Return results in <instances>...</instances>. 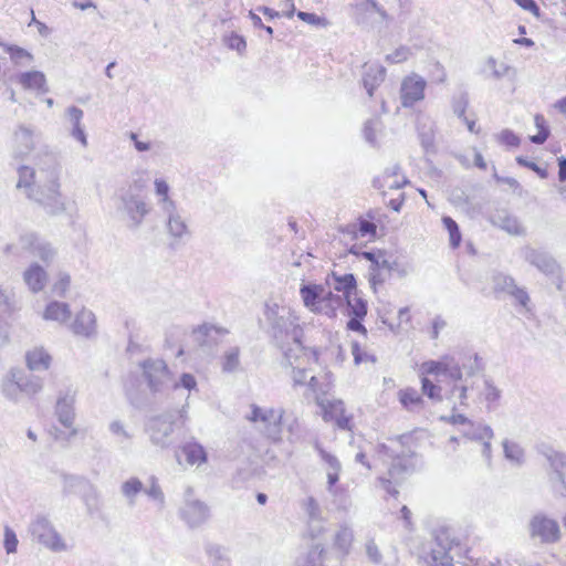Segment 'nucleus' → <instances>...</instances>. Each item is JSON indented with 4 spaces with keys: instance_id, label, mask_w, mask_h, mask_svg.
<instances>
[{
    "instance_id": "49",
    "label": "nucleus",
    "mask_w": 566,
    "mask_h": 566,
    "mask_svg": "<svg viewBox=\"0 0 566 566\" xmlns=\"http://www.w3.org/2000/svg\"><path fill=\"white\" fill-rule=\"evenodd\" d=\"M15 382H18V380L13 377V369H11L2 380L1 385V390L4 397L13 401H18L20 394H22L20 386Z\"/></svg>"
},
{
    "instance_id": "7",
    "label": "nucleus",
    "mask_w": 566,
    "mask_h": 566,
    "mask_svg": "<svg viewBox=\"0 0 566 566\" xmlns=\"http://www.w3.org/2000/svg\"><path fill=\"white\" fill-rule=\"evenodd\" d=\"M284 410L281 408H265L251 406L247 419L253 422L258 430L273 441H279L282 434V419Z\"/></svg>"
},
{
    "instance_id": "6",
    "label": "nucleus",
    "mask_w": 566,
    "mask_h": 566,
    "mask_svg": "<svg viewBox=\"0 0 566 566\" xmlns=\"http://www.w3.org/2000/svg\"><path fill=\"white\" fill-rule=\"evenodd\" d=\"M29 533L32 541L52 553H65L72 548L51 520L44 515H38L31 521Z\"/></svg>"
},
{
    "instance_id": "56",
    "label": "nucleus",
    "mask_w": 566,
    "mask_h": 566,
    "mask_svg": "<svg viewBox=\"0 0 566 566\" xmlns=\"http://www.w3.org/2000/svg\"><path fill=\"white\" fill-rule=\"evenodd\" d=\"M422 385V392L428 396L433 401H442V388L436 384H433L431 380H429L427 377H423L421 379Z\"/></svg>"
},
{
    "instance_id": "20",
    "label": "nucleus",
    "mask_w": 566,
    "mask_h": 566,
    "mask_svg": "<svg viewBox=\"0 0 566 566\" xmlns=\"http://www.w3.org/2000/svg\"><path fill=\"white\" fill-rule=\"evenodd\" d=\"M408 182V179L401 174L400 166L397 164L387 167L384 172L373 181L374 187L379 190L385 188L400 189Z\"/></svg>"
},
{
    "instance_id": "63",
    "label": "nucleus",
    "mask_w": 566,
    "mask_h": 566,
    "mask_svg": "<svg viewBox=\"0 0 566 566\" xmlns=\"http://www.w3.org/2000/svg\"><path fill=\"white\" fill-rule=\"evenodd\" d=\"M352 354L354 356V361L356 365H359V364L366 363V361L375 363V360H376L374 356H371L368 353H366L365 350H363L357 342L352 343Z\"/></svg>"
},
{
    "instance_id": "18",
    "label": "nucleus",
    "mask_w": 566,
    "mask_h": 566,
    "mask_svg": "<svg viewBox=\"0 0 566 566\" xmlns=\"http://www.w3.org/2000/svg\"><path fill=\"white\" fill-rule=\"evenodd\" d=\"M473 359H474L475 367H473V366L467 367V365L463 363V368L467 374L465 379L462 377V380H451L452 386L450 387V390H449V398L458 401L460 407L467 408L469 406L468 391L470 388L473 387V384H469V377L473 376L475 369L479 368L480 357L478 356V354H474Z\"/></svg>"
},
{
    "instance_id": "45",
    "label": "nucleus",
    "mask_w": 566,
    "mask_h": 566,
    "mask_svg": "<svg viewBox=\"0 0 566 566\" xmlns=\"http://www.w3.org/2000/svg\"><path fill=\"white\" fill-rule=\"evenodd\" d=\"M144 490V484L138 478H129L120 485V492L129 505L136 503V496Z\"/></svg>"
},
{
    "instance_id": "46",
    "label": "nucleus",
    "mask_w": 566,
    "mask_h": 566,
    "mask_svg": "<svg viewBox=\"0 0 566 566\" xmlns=\"http://www.w3.org/2000/svg\"><path fill=\"white\" fill-rule=\"evenodd\" d=\"M484 401L486 402L488 410H494L499 407L502 391L497 388L491 379L484 380V388L481 392Z\"/></svg>"
},
{
    "instance_id": "11",
    "label": "nucleus",
    "mask_w": 566,
    "mask_h": 566,
    "mask_svg": "<svg viewBox=\"0 0 566 566\" xmlns=\"http://www.w3.org/2000/svg\"><path fill=\"white\" fill-rule=\"evenodd\" d=\"M63 491L66 494L80 495L90 513L97 510L98 492L95 485L87 479L76 475L65 476Z\"/></svg>"
},
{
    "instance_id": "24",
    "label": "nucleus",
    "mask_w": 566,
    "mask_h": 566,
    "mask_svg": "<svg viewBox=\"0 0 566 566\" xmlns=\"http://www.w3.org/2000/svg\"><path fill=\"white\" fill-rule=\"evenodd\" d=\"M481 72L486 78L495 81H500L504 77L514 80L516 76V71L514 67L504 62H497L493 56H489L485 60Z\"/></svg>"
},
{
    "instance_id": "25",
    "label": "nucleus",
    "mask_w": 566,
    "mask_h": 566,
    "mask_svg": "<svg viewBox=\"0 0 566 566\" xmlns=\"http://www.w3.org/2000/svg\"><path fill=\"white\" fill-rule=\"evenodd\" d=\"M65 116L72 126L70 135L74 139L78 140L84 148L87 147V136L82 125V119L84 116L83 111L77 106H70L65 109Z\"/></svg>"
},
{
    "instance_id": "23",
    "label": "nucleus",
    "mask_w": 566,
    "mask_h": 566,
    "mask_svg": "<svg viewBox=\"0 0 566 566\" xmlns=\"http://www.w3.org/2000/svg\"><path fill=\"white\" fill-rule=\"evenodd\" d=\"M161 211L166 217V227L169 235L175 239H182L189 233L188 226L177 206Z\"/></svg>"
},
{
    "instance_id": "3",
    "label": "nucleus",
    "mask_w": 566,
    "mask_h": 566,
    "mask_svg": "<svg viewBox=\"0 0 566 566\" xmlns=\"http://www.w3.org/2000/svg\"><path fill=\"white\" fill-rule=\"evenodd\" d=\"M187 411L185 407L178 412L167 411L149 417L145 422V433L148 436L150 443L161 450L168 449L174 443L175 429L185 423Z\"/></svg>"
},
{
    "instance_id": "58",
    "label": "nucleus",
    "mask_w": 566,
    "mask_h": 566,
    "mask_svg": "<svg viewBox=\"0 0 566 566\" xmlns=\"http://www.w3.org/2000/svg\"><path fill=\"white\" fill-rule=\"evenodd\" d=\"M442 222L450 235V243L453 248L458 247L461 241V233L457 222L451 217H443Z\"/></svg>"
},
{
    "instance_id": "32",
    "label": "nucleus",
    "mask_w": 566,
    "mask_h": 566,
    "mask_svg": "<svg viewBox=\"0 0 566 566\" xmlns=\"http://www.w3.org/2000/svg\"><path fill=\"white\" fill-rule=\"evenodd\" d=\"M13 377L18 380V386L22 394L33 396L41 391L43 384L39 377L28 375L22 369H13Z\"/></svg>"
},
{
    "instance_id": "48",
    "label": "nucleus",
    "mask_w": 566,
    "mask_h": 566,
    "mask_svg": "<svg viewBox=\"0 0 566 566\" xmlns=\"http://www.w3.org/2000/svg\"><path fill=\"white\" fill-rule=\"evenodd\" d=\"M108 431L120 444L128 443L133 440V433L127 429L124 421L114 419L108 424Z\"/></svg>"
},
{
    "instance_id": "52",
    "label": "nucleus",
    "mask_w": 566,
    "mask_h": 566,
    "mask_svg": "<svg viewBox=\"0 0 566 566\" xmlns=\"http://www.w3.org/2000/svg\"><path fill=\"white\" fill-rule=\"evenodd\" d=\"M302 509L307 515L310 522H318L323 520L321 506L313 496H308L302 502Z\"/></svg>"
},
{
    "instance_id": "26",
    "label": "nucleus",
    "mask_w": 566,
    "mask_h": 566,
    "mask_svg": "<svg viewBox=\"0 0 566 566\" xmlns=\"http://www.w3.org/2000/svg\"><path fill=\"white\" fill-rule=\"evenodd\" d=\"M227 334L228 331L226 328L211 324H202L193 331L196 340L205 346L216 345Z\"/></svg>"
},
{
    "instance_id": "43",
    "label": "nucleus",
    "mask_w": 566,
    "mask_h": 566,
    "mask_svg": "<svg viewBox=\"0 0 566 566\" xmlns=\"http://www.w3.org/2000/svg\"><path fill=\"white\" fill-rule=\"evenodd\" d=\"M400 403L409 411H418L423 407V399L413 388L401 389L398 392Z\"/></svg>"
},
{
    "instance_id": "35",
    "label": "nucleus",
    "mask_w": 566,
    "mask_h": 566,
    "mask_svg": "<svg viewBox=\"0 0 566 566\" xmlns=\"http://www.w3.org/2000/svg\"><path fill=\"white\" fill-rule=\"evenodd\" d=\"M25 360L30 370L42 371L49 369L51 364V356L44 348L36 347L27 353Z\"/></svg>"
},
{
    "instance_id": "55",
    "label": "nucleus",
    "mask_w": 566,
    "mask_h": 566,
    "mask_svg": "<svg viewBox=\"0 0 566 566\" xmlns=\"http://www.w3.org/2000/svg\"><path fill=\"white\" fill-rule=\"evenodd\" d=\"M381 122L379 118H370L364 125V137L366 142L373 146L377 145L376 133L379 130Z\"/></svg>"
},
{
    "instance_id": "61",
    "label": "nucleus",
    "mask_w": 566,
    "mask_h": 566,
    "mask_svg": "<svg viewBox=\"0 0 566 566\" xmlns=\"http://www.w3.org/2000/svg\"><path fill=\"white\" fill-rule=\"evenodd\" d=\"M469 104V96L468 93H461L458 96H455L452 101V108L454 114L459 118L465 117V111Z\"/></svg>"
},
{
    "instance_id": "62",
    "label": "nucleus",
    "mask_w": 566,
    "mask_h": 566,
    "mask_svg": "<svg viewBox=\"0 0 566 566\" xmlns=\"http://www.w3.org/2000/svg\"><path fill=\"white\" fill-rule=\"evenodd\" d=\"M365 552L368 559L374 564H380L382 560V555L380 553L379 547L375 543L374 539H369L365 544Z\"/></svg>"
},
{
    "instance_id": "13",
    "label": "nucleus",
    "mask_w": 566,
    "mask_h": 566,
    "mask_svg": "<svg viewBox=\"0 0 566 566\" xmlns=\"http://www.w3.org/2000/svg\"><path fill=\"white\" fill-rule=\"evenodd\" d=\"M19 243L23 251L40 259L45 264H50L56 255V251L51 243L35 233L22 234Z\"/></svg>"
},
{
    "instance_id": "50",
    "label": "nucleus",
    "mask_w": 566,
    "mask_h": 566,
    "mask_svg": "<svg viewBox=\"0 0 566 566\" xmlns=\"http://www.w3.org/2000/svg\"><path fill=\"white\" fill-rule=\"evenodd\" d=\"M240 365V349L239 347H230L222 357V370L232 373L238 369Z\"/></svg>"
},
{
    "instance_id": "51",
    "label": "nucleus",
    "mask_w": 566,
    "mask_h": 566,
    "mask_svg": "<svg viewBox=\"0 0 566 566\" xmlns=\"http://www.w3.org/2000/svg\"><path fill=\"white\" fill-rule=\"evenodd\" d=\"M324 547L314 545L310 548L306 556L298 562V566H323Z\"/></svg>"
},
{
    "instance_id": "4",
    "label": "nucleus",
    "mask_w": 566,
    "mask_h": 566,
    "mask_svg": "<svg viewBox=\"0 0 566 566\" xmlns=\"http://www.w3.org/2000/svg\"><path fill=\"white\" fill-rule=\"evenodd\" d=\"M396 447H399V441L397 440L391 441L390 444L378 446V453L382 461H391L387 475L379 476L378 481L380 486L395 497L399 494L397 486L402 483L409 473L408 459L403 453H398Z\"/></svg>"
},
{
    "instance_id": "59",
    "label": "nucleus",
    "mask_w": 566,
    "mask_h": 566,
    "mask_svg": "<svg viewBox=\"0 0 566 566\" xmlns=\"http://www.w3.org/2000/svg\"><path fill=\"white\" fill-rule=\"evenodd\" d=\"M145 493L149 496V499L156 501L160 507L165 504V495L161 491L160 485L155 476L150 478V485L148 489L144 490Z\"/></svg>"
},
{
    "instance_id": "34",
    "label": "nucleus",
    "mask_w": 566,
    "mask_h": 566,
    "mask_svg": "<svg viewBox=\"0 0 566 566\" xmlns=\"http://www.w3.org/2000/svg\"><path fill=\"white\" fill-rule=\"evenodd\" d=\"M331 388L332 385L327 375H325L322 379L311 375L308 380V391L305 394V396L307 397L308 395H312L317 406H319V400H329L326 396Z\"/></svg>"
},
{
    "instance_id": "12",
    "label": "nucleus",
    "mask_w": 566,
    "mask_h": 566,
    "mask_svg": "<svg viewBox=\"0 0 566 566\" xmlns=\"http://www.w3.org/2000/svg\"><path fill=\"white\" fill-rule=\"evenodd\" d=\"M461 366L452 356L446 355L439 360H428L421 364L420 370L423 375H443L450 380H462Z\"/></svg>"
},
{
    "instance_id": "2",
    "label": "nucleus",
    "mask_w": 566,
    "mask_h": 566,
    "mask_svg": "<svg viewBox=\"0 0 566 566\" xmlns=\"http://www.w3.org/2000/svg\"><path fill=\"white\" fill-rule=\"evenodd\" d=\"M264 316L270 325V333L275 345L282 350L286 361L293 364V357L297 360L301 354H305L301 340L303 329L295 311L276 303H266Z\"/></svg>"
},
{
    "instance_id": "14",
    "label": "nucleus",
    "mask_w": 566,
    "mask_h": 566,
    "mask_svg": "<svg viewBox=\"0 0 566 566\" xmlns=\"http://www.w3.org/2000/svg\"><path fill=\"white\" fill-rule=\"evenodd\" d=\"M522 255L527 263L545 275L558 276L560 274V265L555 258L546 251L525 247L522 250Z\"/></svg>"
},
{
    "instance_id": "16",
    "label": "nucleus",
    "mask_w": 566,
    "mask_h": 566,
    "mask_svg": "<svg viewBox=\"0 0 566 566\" xmlns=\"http://www.w3.org/2000/svg\"><path fill=\"white\" fill-rule=\"evenodd\" d=\"M318 407L322 410L324 421H333L342 430H352L353 417L346 413L345 405L342 400H319Z\"/></svg>"
},
{
    "instance_id": "36",
    "label": "nucleus",
    "mask_w": 566,
    "mask_h": 566,
    "mask_svg": "<svg viewBox=\"0 0 566 566\" xmlns=\"http://www.w3.org/2000/svg\"><path fill=\"white\" fill-rule=\"evenodd\" d=\"M343 296L333 293L331 290L324 287V296L321 298L319 305L316 308V313H321L333 317L336 315V311L343 305Z\"/></svg>"
},
{
    "instance_id": "30",
    "label": "nucleus",
    "mask_w": 566,
    "mask_h": 566,
    "mask_svg": "<svg viewBox=\"0 0 566 566\" xmlns=\"http://www.w3.org/2000/svg\"><path fill=\"white\" fill-rule=\"evenodd\" d=\"M180 452L186 457V462L189 465L200 467L208 460L206 449L196 440H190L184 443L180 447Z\"/></svg>"
},
{
    "instance_id": "41",
    "label": "nucleus",
    "mask_w": 566,
    "mask_h": 566,
    "mask_svg": "<svg viewBox=\"0 0 566 566\" xmlns=\"http://www.w3.org/2000/svg\"><path fill=\"white\" fill-rule=\"evenodd\" d=\"M504 458L513 465L521 467L525 462L524 449L515 441H502Z\"/></svg>"
},
{
    "instance_id": "28",
    "label": "nucleus",
    "mask_w": 566,
    "mask_h": 566,
    "mask_svg": "<svg viewBox=\"0 0 566 566\" xmlns=\"http://www.w3.org/2000/svg\"><path fill=\"white\" fill-rule=\"evenodd\" d=\"M23 281L33 293H38L44 289L48 282L46 271L38 263H32L23 272Z\"/></svg>"
},
{
    "instance_id": "53",
    "label": "nucleus",
    "mask_w": 566,
    "mask_h": 566,
    "mask_svg": "<svg viewBox=\"0 0 566 566\" xmlns=\"http://www.w3.org/2000/svg\"><path fill=\"white\" fill-rule=\"evenodd\" d=\"M535 126L538 134L530 137L531 142L537 145L544 144L549 136V129L543 115L536 114L534 116Z\"/></svg>"
},
{
    "instance_id": "27",
    "label": "nucleus",
    "mask_w": 566,
    "mask_h": 566,
    "mask_svg": "<svg viewBox=\"0 0 566 566\" xmlns=\"http://www.w3.org/2000/svg\"><path fill=\"white\" fill-rule=\"evenodd\" d=\"M71 314V308L67 303L51 301L46 304L42 313V318L64 325L70 321Z\"/></svg>"
},
{
    "instance_id": "39",
    "label": "nucleus",
    "mask_w": 566,
    "mask_h": 566,
    "mask_svg": "<svg viewBox=\"0 0 566 566\" xmlns=\"http://www.w3.org/2000/svg\"><path fill=\"white\" fill-rule=\"evenodd\" d=\"M19 83L27 90H34L42 93L48 92L45 76L40 71H31L20 74Z\"/></svg>"
},
{
    "instance_id": "38",
    "label": "nucleus",
    "mask_w": 566,
    "mask_h": 566,
    "mask_svg": "<svg viewBox=\"0 0 566 566\" xmlns=\"http://www.w3.org/2000/svg\"><path fill=\"white\" fill-rule=\"evenodd\" d=\"M311 356H313V358L316 359L315 353L308 354L307 350L305 349V354H301V357L297 360L295 359V357L292 358L293 364L287 361L293 367L291 377H292L294 386L306 385L308 387L310 376L307 375V370L305 368L301 367V365L303 364V361L305 359L308 360Z\"/></svg>"
},
{
    "instance_id": "60",
    "label": "nucleus",
    "mask_w": 566,
    "mask_h": 566,
    "mask_svg": "<svg viewBox=\"0 0 566 566\" xmlns=\"http://www.w3.org/2000/svg\"><path fill=\"white\" fill-rule=\"evenodd\" d=\"M315 448L318 451V454H319L322 461L327 465L326 471L327 470H342V464L334 454L324 450L319 446V443H316Z\"/></svg>"
},
{
    "instance_id": "9",
    "label": "nucleus",
    "mask_w": 566,
    "mask_h": 566,
    "mask_svg": "<svg viewBox=\"0 0 566 566\" xmlns=\"http://www.w3.org/2000/svg\"><path fill=\"white\" fill-rule=\"evenodd\" d=\"M542 454L547 463V475L553 491L566 496V453L548 449Z\"/></svg>"
},
{
    "instance_id": "8",
    "label": "nucleus",
    "mask_w": 566,
    "mask_h": 566,
    "mask_svg": "<svg viewBox=\"0 0 566 566\" xmlns=\"http://www.w3.org/2000/svg\"><path fill=\"white\" fill-rule=\"evenodd\" d=\"M144 375L148 387L154 394H161L169 389H178L179 384L174 379L171 371L161 359H149L143 364Z\"/></svg>"
},
{
    "instance_id": "47",
    "label": "nucleus",
    "mask_w": 566,
    "mask_h": 566,
    "mask_svg": "<svg viewBox=\"0 0 566 566\" xmlns=\"http://www.w3.org/2000/svg\"><path fill=\"white\" fill-rule=\"evenodd\" d=\"M347 303L348 316H356L358 318H364L367 315V302L355 292L345 298Z\"/></svg>"
},
{
    "instance_id": "64",
    "label": "nucleus",
    "mask_w": 566,
    "mask_h": 566,
    "mask_svg": "<svg viewBox=\"0 0 566 566\" xmlns=\"http://www.w3.org/2000/svg\"><path fill=\"white\" fill-rule=\"evenodd\" d=\"M224 41L231 50H235L239 53H242L247 48L245 40L235 33H231L230 35L226 36Z\"/></svg>"
},
{
    "instance_id": "29",
    "label": "nucleus",
    "mask_w": 566,
    "mask_h": 566,
    "mask_svg": "<svg viewBox=\"0 0 566 566\" xmlns=\"http://www.w3.org/2000/svg\"><path fill=\"white\" fill-rule=\"evenodd\" d=\"M181 514L184 520L190 526H198L207 520L208 509L200 501H188L185 504Z\"/></svg>"
},
{
    "instance_id": "21",
    "label": "nucleus",
    "mask_w": 566,
    "mask_h": 566,
    "mask_svg": "<svg viewBox=\"0 0 566 566\" xmlns=\"http://www.w3.org/2000/svg\"><path fill=\"white\" fill-rule=\"evenodd\" d=\"M74 403H75V394L67 390L64 394H61L57 398L55 406V413L57 416L59 421L65 428H72L75 419L74 412Z\"/></svg>"
},
{
    "instance_id": "1",
    "label": "nucleus",
    "mask_w": 566,
    "mask_h": 566,
    "mask_svg": "<svg viewBox=\"0 0 566 566\" xmlns=\"http://www.w3.org/2000/svg\"><path fill=\"white\" fill-rule=\"evenodd\" d=\"M17 187L24 189L30 199L39 202L50 214H60L66 211L65 197L60 191V166L53 157H49L48 169L41 168L35 179V171L21 166L18 170Z\"/></svg>"
},
{
    "instance_id": "44",
    "label": "nucleus",
    "mask_w": 566,
    "mask_h": 566,
    "mask_svg": "<svg viewBox=\"0 0 566 566\" xmlns=\"http://www.w3.org/2000/svg\"><path fill=\"white\" fill-rule=\"evenodd\" d=\"M493 223L500 229L513 235H520L524 232L518 220L510 214H499L493 219Z\"/></svg>"
},
{
    "instance_id": "15",
    "label": "nucleus",
    "mask_w": 566,
    "mask_h": 566,
    "mask_svg": "<svg viewBox=\"0 0 566 566\" xmlns=\"http://www.w3.org/2000/svg\"><path fill=\"white\" fill-rule=\"evenodd\" d=\"M464 438L479 442L482 446V455L488 463L492 460V444L494 438L493 429L484 422H471L468 428L461 429Z\"/></svg>"
},
{
    "instance_id": "54",
    "label": "nucleus",
    "mask_w": 566,
    "mask_h": 566,
    "mask_svg": "<svg viewBox=\"0 0 566 566\" xmlns=\"http://www.w3.org/2000/svg\"><path fill=\"white\" fill-rule=\"evenodd\" d=\"M515 285V280L510 275L499 273L493 276V289L495 292H504L510 294Z\"/></svg>"
},
{
    "instance_id": "19",
    "label": "nucleus",
    "mask_w": 566,
    "mask_h": 566,
    "mask_svg": "<svg viewBox=\"0 0 566 566\" xmlns=\"http://www.w3.org/2000/svg\"><path fill=\"white\" fill-rule=\"evenodd\" d=\"M71 332L80 337L91 338L97 333L95 314L86 308H82L73 322L69 325Z\"/></svg>"
},
{
    "instance_id": "33",
    "label": "nucleus",
    "mask_w": 566,
    "mask_h": 566,
    "mask_svg": "<svg viewBox=\"0 0 566 566\" xmlns=\"http://www.w3.org/2000/svg\"><path fill=\"white\" fill-rule=\"evenodd\" d=\"M300 294L304 305L316 313L321 298L324 296V286L321 284H303Z\"/></svg>"
},
{
    "instance_id": "22",
    "label": "nucleus",
    "mask_w": 566,
    "mask_h": 566,
    "mask_svg": "<svg viewBox=\"0 0 566 566\" xmlns=\"http://www.w3.org/2000/svg\"><path fill=\"white\" fill-rule=\"evenodd\" d=\"M13 153L15 157H23L34 148V132L28 126L20 125L13 134Z\"/></svg>"
},
{
    "instance_id": "37",
    "label": "nucleus",
    "mask_w": 566,
    "mask_h": 566,
    "mask_svg": "<svg viewBox=\"0 0 566 566\" xmlns=\"http://www.w3.org/2000/svg\"><path fill=\"white\" fill-rule=\"evenodd\" d=\"M354 542V532L348 525H340L334 536V548L337 549L340 555L347 556L350 552L352 544Z\"/></svg>"
},
{
    "instance_id": "42",
    "label": "nucleus",
    "mask_w": 566,
    "mask_h": 566,
    "mask_svg": "<svg viewBox=\"0 0 566 566\" xmlns=\"http://www.w3.org/2000/svg\"><path fill=\"white\" fill-rule=\"evenodd\" d=\"M155 195L157 196V203L160 210L172 208L177 206L176 201L170 197V187L163 178H156L154 181Z\"/></svg>"
},
{
    "instance_id": "10",
    "label": "nucleus",
    "mask_w": 566,
    "mask_h": 566,
    "mask_svg": "<svg viewBox=\"0 0 566 566\" xmlns=\"http://www.w3.org/2000/svg\"><path fill=\"white\" fill-rule=\"evenodd\" d=\"M530 536L543 544H554L560 538V528L556 520L537 513L528 522Z\"/></svg>"
},
{
    "instance_id": "40",
    "label": "nucleus",
    "mask_w": 566,
    "mask_h": 566,
    "mask_svg": "<svg viewBox=\"0 0 566 566\" xmlns=\"http://www.w3.org/2000/svg\"><path fill=\"white\" fill-rule=\"evenodd\" d=\"M327 283L334 291L342 292L344 300L357 292L356 280L353 274H345L343 276L334 274L332 280H328Z\"/></svg>"
},
{
    "instance_id": "17",
    "label": "nucleus",
    "mask_w": 566,
    "mask_h": 566,
    "mask_svg": "<svg viewBox=\"0 0 566 566\" xmlns=\"http://www.w3.org/2000/svg\"><path fill=\"white\" fill-rule=\"evenodd\" d=\"M426 81L418 74H411L403 78L400 87V98L403 107H411L423 99Z\"/></svg>"
},
{
    "instance_id": "5",
    "label": "nucleus",
    "mask_w": 566,
    "mask_h": 566,
    "mask_svg": "<svg viewBox=\"0 0 566 566\" xmlns=\"http://www.w3.org/2000/svg\"><path fill=\"white\" fill-rule=\"evenodd\" d=\"M143 188L144 184L135 182L118 195L117 211L133 230L138 229L150 212V206L142 195Z\"/></svg>"
},
{
    "instance_id": "31",
    "label": "nucleus",
    "mask_w": 566,
    "mask_h": 566,
    "mask_svg": "<svg viewBox=\"0 0 566 566\" xmlns=\"http://www.w3.org/2000/svg\"><path fill=\"white\" fill-rule=\"evenodd\" d=\"M385 76L386 69L379 64H373L366 67L363 84L369 96H373L374 90L384 82Z\"/></svg>"
},
{
    "instance_id": "57",
    "label": "nucleus",
    "mask_w": 566,
    "mask_h": 566,
    "mask_svg": "<svg viewBox=\"0 0 566 566\" xmlns=\"http://www.w3.org/2000/svg\"><path fill=\"white\" fill-rule=\"evenodd\" d=\"M71 285V276L67 273H59L56 281L52 285V292L59 297H64Z\"/></svg>"
}]
</instances>
